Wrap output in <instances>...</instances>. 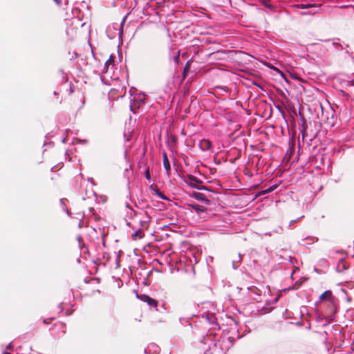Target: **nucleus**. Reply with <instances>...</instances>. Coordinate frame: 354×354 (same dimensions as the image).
Returning <instances> with one entry per match:
<instances>
[{
	"label": "nucleus",
	"instance_id": "obj_28",
	"mask_svg": "<svg viewBox=\"0 0 354 354\" xmlns=\"http://www.w3.org/2000/svg\"><path fill=\"white\" fill-rule=\"evenodd\" d=\"M271 69H273L274 71H276L278 73L280 74V76L286 82L288 83V80L286 77V76L283 73V72H281V71L279 70V68H277V67H274V68H270Z\"/></svg>",
	"mask_w": 354,
	"mask_h": 354
},
{
	"label": "nucleus",
	"instance_id": "obj_59",
	"mask_svg": "<svg viewBox=\"0 0 354 354\" xmlns=\"http://www.w3.org/2000/svg\"><path fill=\"white\" fill-rule=\"evenodd\" d=\"M143 223H144V221H140V224L141 227H143Z\"/></svg>",
	"mask_w": 354,
	"mask_h": 354
},
{
	"label": "nucleus",
	"instance_id": "obj_4",
	"mask_svg": "<svg viewBox=\"0 0 354 354\" xmlns=\"http://www.w3.org/2000/svg\"><path fill=\"white\" fill-rule=\"evenodd\" d=\"M304 74L307 75V77L310 80H315L324 74L321 68H301Z\"/></svg>",
	"mask_w": 354,
	"mask_h": 354
},
{
	"label": "nucleus",
	"instance_id": "obj_50",
	"mask_svg": "<svg viewBox=\"0 0 354 354\" xmlns=\"http://www.w3.org/2000/svg\"><path fill=\"white\" fill-rule=\"evenodd\" d=\"M53 1H54L55 2V3H56L57 5H58V6L61 5V3H62L61 0H53Z\"/></svg>",
	"mask_w": 354,
	"mask_h": 354
},
{
	"label": "nucleus",
	"instance_id": "obj_8",
	"mask_svg": "<svg viewBox=\"0 0 354 354\" xmlns=\"http://www.w3.org/2000/svg\"><path fill=\"white\" fill-rule=\"evenodd\" d=\"M191 196L194 197L197 201L205 202L207 205H209L210 203L209 200L207 199V196L201 192H193Z\"/></svg>",
	"mask_w": 354,
	"mask_h": 354
},
{
	"label": "nucleus",
	"instance_id": "obj_15",
	"mask_svg": "<svg viewBox=\"0 0 354 354\" xmlns=\"http://www.w3.org/2000/svg\"><path fill=\"white\" fill-rule=\"evenodd\" d=\"M319 6H316V4H295L292 6V8H299V9H307L310 8H318Z\"/></svg>",
	"mask_w": 354,
	"mask_h": 354
},
{
	"label": "nucleus",
	"instance_id": "obj_6",
	"mask_svg": "<svg viewBox=\"0 0 354 354\" xmlns=\"http://www.w3.org/2000/svg\"><path fill=\"white\" fill-rule=\"evenodd\" d=\"M317 160L319 161L320 165H326L327 168H329L332 165L330 156L328 154H322L317 156Z\"/></svg>",
	"mask_w": 354,
	"mask_h": 354
},
{
	"label": "nucleus",
	"instance_id": "obj_23",
	"mask_svg": "<svg viewBox=\"0 0 354 354\" xmlns=\"http://www.w3.org/2000/svg\"><path fill=\"white\" fill-rule=\"evenodd\" d=\"M136 215V212L133 209H131V211L130 212H128L127 214V215L125 216V217L124 218V219L125 221H128V219H131L133 218Z\"/></svg>",
	"mask_w": 354,
	"mask_h": 354
},
{
	"label": "nucleus",
	"instance_id": "obj_52",
	"mask_svg": "<svg viewBox=\"0 0 354 354\" xmlns=\"http://www.w3.org/2000/svg\"><path fill=\"white\" fill-rule=\"evenodd\" d=\"M88 180L89 182H91L93 185H95V183H94V180H93V178H91V177L88 178Z\"/></svg>",
	"mask_w": 354,
	"mask_h": 354
},
{
	"label": "nucleus",
	"instance_id": "obj_12",
	"mask_svg": "<svg viewBox=\"0 0 354 354\" xmlns=\"http://www.w3.org/2000/svg\"><path fill=\"white\" fill-rule=\"evenodd\" d=\"M277 187H278V185L277 184H274V185L270 186L269 187H268L267 189H262V190L259 191L257 194V196H263V195L267 194L268 193H270V192L274 191L277 188Z\"/></svg>",
	"mask_w": 354,
	"mask_h": 354
},
{
	"label": "nucleus",
	"instance_id": "obj_64",
	"mask_svg": "<svg viewBox=\"0 0 354 354\" xmlns=\"http://www.w3.org/2000/svg\"><path fill=\"white\" fill-rule=\"evenodd\" d=\"M3 354H11V353H8V352H4Z\"/></svg>",
	"mask_w": 354,
	"mask_h": 354
},
{
	"label": "nucleus",
	"instance_id": "obj_2",
	"mask_svg": "<svg viewBox=\"0 0 354 354\" xmlns=\"http://www.w3.org/2000/svg\"><path fill=\"white\" fill-rule=\"evenodd\" d=\"M192 68H174L172 72L174 84L180 85L183 82L189 75Z\"/></svg>",
	"mask_w": 354,
	"mask_h": 354
},
{
	"label": "nucleus",
	"instance_id": "obj_16",
	"mask_svg": "<svg viewBox=\"0 0 354 354\" xmlns=\"http://www.w3.org/2000/svg\"><path fill=\"white\" fill-rule=\"evenodd\" d=\"M189 207L194 209L196 213L199 214L200 212H204L206 210V208L203 206H201L198 204H189Z\"/></svg>",
	"mask_w": 354,
	"mask_h": 354
},
{
	"label": "nucleus",
	"instance_id": "obj_17",
	"mask_svg": "<svg viewBox=\"0 0 354 354\" xmlns=\"http://www.w3.org/2000/svg\"><path fill=\"white\" fill-rule=\"evenodd\" d=\"M240 71L244 73L245 75H247L248 76H257V75H256L257 72L254 70L253 68L247 67L243 70H240Z\"/></svg>",
	"mask_w": 354,
	"mask_h": 354
},
{
	"label": "nucleus",
	"instance_id": "obj_21",
	"mask_svg": "<svg viewBox=\"0 0 354 354\" xmlns=\"http://www.w3.org/2000/svg\"><path fill=\"white\" fill-rule=\"evenodd\" d=\"M59 204H60V206H61L62 210L64 212H65L67 214V215L70 216L71 215V212L68 210V209L66 207V205L64 203V198H61L59 200Z\"/></svg>",
	"mask_w": 354,
	"mask_h": 354
},
{
	"label": "nucleus",
	"instance_id": "obj_1",
	"mask_svg": "<svg viewBox=\"0 0 354 354\" xmlns=\"http://www.w3.org/2000/svg\"><path fill=\"white\" fill-rule=\"evenodd\" d=\"M320 301H326L328 302L327 308L326 310V318L333 319L335 317V315L337 313V305H336V299L333 295V292L330 290H327L324 291L319 297V301L315 302V306Z\"/></svg>",
	"mask_w": 354,
	"mask_h": 354
},
{
	"label": "nucleus",
	"instance_id": "obj_43",
	"mask_svg": "<svg viewBox=\"0 0 354 354\" xmlns=\"http://www.w3.org/2000/svg\"><path fill=\"white\" fill-rule=\"evenodd\" d=\"M302 217H303V216L299 217V218H297V219H294V220L290 221V223H289V226H290L292 224H293L295 222H297L299 219H300Z\"/></svg>",
	"mask_w": 354,
	"mask_h": 354
},
{
	"label": "nucleus",
	"instance_id": "obj_46",
	"mask_svg": "<svg viewBox=\"0 0 354 354\" xmlns=\"http://www.w3.org/2000/svg\"><path fill=\"white\" fill-rule=\"evenodd\" d=\"M134 106H136V104H134L133 102H132V100H131L130 109H131V110L132 111V112H133V113H135V111H134V110H133V107Z\"/></svg>",
	"mask_w": 354,
	"mask_h": 354
},
{
	"label": "nucleus",
	"instance_id": "obj_54",
	"mask_svg": "<svg viewBox=\"0 0 354 354\" xmlns=\"http://www.w3.org/2000/svg\"><path fill=\"white\" fill-rule=\"evenodd\" d=\"M80 142L82 143V144H86V143H87V140H80Z\"/></svg>",
	"mask_w": 354,
	"mask_h": 354
},
{
	"label": "nucleus",
	"instance_id": "obj_25",
	"mask_svg": "<svg viewBox=\"0 0 354 354\" xmlns=\"http://www.w3.org/2000/svg\"><path fill=\"white\" fill-rule=\"evenodd\" d=\"M134 292H136V297L139 299H140L141 301H144V300H147L149 297L148 295H145V294H142V295H139L138 292L136 291V290H134Z\"/></svg>",
	"mask_w": 354,
	"mask_h": 354
},
{
	"label": "nucleus",
	"instance_id": "obj_35",
	"mask_svg": "<svg viewBox=\"0 0 354 354\" xmlns=\"http://www.w3.org/2000/svg\"><path fill=\"white\" fill-rule=\"evenodd\" d=\"M239 262H237V259H234L232 262V268L234 270H236L238 268H239V266L236 265V263H238Z\"/></svg>",
	"mask_w": 354,
	"mask_h": 354
},
{
	"label": "nucleus",
	"instance_id": "obj_55",
	"mask_svg": "<svg viewBox=\"0 0 354 354\" xmlns=\"http://www.w3.org/2000/svg\"><path fill=\"white\" fill-rule=\"evenodd\" d=\"M11 348H12V344H11V343H10V344L6 346V349L10 350V349H11Z\"/></svg>",
	"mask_w": 354,
	"mask_h": 354
},
{
	"label": "nucleus",
	"instance_id": "obj_27",
	"mask_svg": "<svg viewBox=\"0 0 354 354\" xmlns=\"http://www.w3.org/2000/svg\"><path fill=\"white\" fill-rule=\"evenodd\" d=\"M197 71H192L190 69L189 75L187 77V82H191L194 77V76L196 75Z\"/></svg>",
	"mask_w": 354,
	"mask_h": 354
},
{
	"label": "nucleus",
	"instance_id": "obj_37",
	"mask_svg": "<svg viewBox=\"0 0 354 354\" xmlns=\"http://www.w3.org/2000/svg\"><path fill=\"white\" fill-rule=\"evenodd\" d=\"M120 254H118L117 256V258H116V268L120 267Z\"/></svg>",
	"mask_w": 354,
	"mask_h": 354
},
{
	"label": "nucleus",
	"instance_id": "obj_5",
	"mask_svg": "<svg viewBox=\"0 0 354 354\" xmlns=\"http://www.w3.org/2000/svg\"><path fill=\"white\" fill-rule=\"evenodd\" d=\"M184 182L192 188H194V186H199V185L203 183L201 180L192 174H188L187 176V179L184 180Z\"/></svg>",
	"mask_w": 354,
	"mask_h": 354
},
{
	"label": "nucleus",
	"instance_id": "obj_26",
	"mask_svg": "<svg viewBox=\"0 0 354 354\" xmlns=\"http://www.w3.org/2000/svg\"><path fill=\"white\" fill-rule=\"evenodd\" d=\"M270 0H262V3L268 9L273 10L274 7L270 3Z\"/></svg>",
	"mask_w": 354,
	"mask_h": 354
},
{
	"label": "nucleus",
	"instance_id": "obj_3",
	"mask_svg": "<svg viewBox=\"0 0 354 354\" xmlns=\"http://www.w3.org/2000/svg\"><path fill=\"white\" fill-rule=\"evenodd\" d=\"M105 71H102L103 75L100 76L102 82L104 84H109V79L113 81H117L120 79L118 74L115 71H120L122 68H103Z\"/></svg>",
	"mask_w": 354,
	"mask_h": 354
},
{
	"label": "nucleus",
	"instance_id": "obj_57",
	"mask_svg": "<svg viewBox=\"0 0 354 354\" xmlns=\"http://www.w3.org/2000/svg\"><path fill=\"white\" fill-rule=\"evenodd\" d=\"M77 93L78 95H82V91H81L80 90H79V89L77 91Z\"/></svg>",
	"mask_w": 354,
	"mask_h": 354
},
{
	"label": "nucleus",
	"instance_id": "obj_32",
	"mask_svg": "<svg viewBox=\"0 0 354 354\" xmlns=\"http://www.w3.org/2000/svg\"><path fill=\"white\" fill-rule=\"evenodd\" d=\"M246 80H250L252 84L254 85H256L257 86H258L259 88H260L261 89L263 90V87L261 86H260L257 82L256 80H252L250 79L249 77H245Z\"/></svg>",
	"mask_w": 354,
	"mask_h": 354
},
{
	"label": "nucleus",
	"instance_id": "obj_36",
	"mask_svg": "<svg viewBox=\"0 0 354 354\" xmlns=\"http://www.w3.org/2000/svg\"><path fill=\"white\" fill-rule=\"evenodd\" d=\"M313 270H314V271H315V272H317V274H322L325 273V272H324V271H323L322 270L319 269V268H316V267H314Z\"/></svg>",
	"mask_w": 354,
	"mask_h": 354
},
{
	"label": "nucleus",
	"instance_id": "obj_49",
	"mask_svg": "<svg viewBox=\"0 0 354 354\" xmlns=\"http://www.w3.org/2000/svg\"><path fill=\"white\" fill-rule=\"evenodd\" d=\"M242 260V255L239 253L237 257V262H240Z\"/></svg>",
	"mask_w": 354,
	"mask_h": 354
},
{
	"label": "nucleus",
	"instance_id": "obj_31",
	"mask_svg": "<svg viewBox=\"0 0 354 354\" xmlns=\"http://www.w3.org/2000/svg\"><path fill=\"white\" fill-rule=\"evenodd\" d=\"M60 72L62 73V78H63V80L65 81L66 82L68 81V76L67 75V73H66L63 69H61L60 70Z\"/></svg>",
	"mask_w": 354,
	"mask_h": 354
},
{
	"label": "nucleus",
	"instance_id": "obj_13",
	"mask_svg": "<svg viewBox=\"0 0 354 354\" xmlns=\"http://www.w3.org/2000/svg\"><path fill=\"white\" fill-rule=\"evenodd\" d=\"M316 6H319L318 8H313L314 10H310L306 12H301L302 15H313L317 13H322L323 11L321 9L322 4L316 5Z\"/></svg>",
	"mask_w": 354,
	"mask_h": 354
},
{
	"label": "nucleus",
	"instance_id": "obj_7",
	"mask_svg": "<svg viewBox=\"0 0 354 354\" xmlns=\"http://www.w3.org/2000/svg\"><path fill=\"white\" fill-rule=\"evenodd\" d=\"M160 347L155 343L149 344L145 349V354H159Z\"/></svg>",
	"mask_w": 354,
	"mask_h": 354
},
{
	"label": "nucleus",
	"instance_id": "obj_9",
	"mask_svg": "<svg viewBox=\"0 0 354 354\" xmlns=\"http://www.w3.org/2000/svg\"><path fill=\"white\" fill-rule=\"evenodd\" d=\"M199 148L203 151H207L212 148V142L207 139H203L199 142Z\"/></svg>",
	"mask_w": 354,
	"mask_h": 354
},
{
	"label": "nucleus",
	"instance_id": "obj_44",
	"mask_svg": "<svg viewBox=\"0 0 354 354\" xmlns=\"http://www.w3.org/2000/svg\"><path fill=\"white\" fill-rule=\"evenodd\" d=\"M339 290H340V292H341L343 295H346V296L347 297V299H348V295H347V293H346V291L345 290V289H344V288H341L339 289Z\"/></svg>",
	"mask_w": 354,
	"mask_h": 354
},
{
	"label": "nucleus",
	"instance_id": "obj_33",
	"mask_svg": "<svg viewBox=\"0 0 354 354\" xmlns=\"http://www.w3.org/2000/svg\"><path fill=\"white\" fill-rule=\"evenodd\" d=\"M168 139H169V142L172 143V144H176V142L177 141V138L174 136H169L168 138Z\"/></svg>",
	"mask_w": 354,
	"mask_h": 354
},
{
	"label": "nucleus",
	"instance_id": "obj_19",
	"mask_svg": "<svg viewBox=\"0 0 354 354\" xmlns=\"http://www.w3.org/2000/svg\"><path fill=\"white\" fill-rule=\"evenodd\" d=\"M144 302H146L151 307L156 308L158 306V301L149 296L147 300H144Z\"/></svg>",
	"mask_w": 354,
	"mask_h": 354
},
{
	"label": "nucleus",
	"instance_id": "obj_58",
	"mask_svg": "<svg viewBox=\"0 0 354 354\" xmlns=\"http://www.w3.org/2000/svg\"><path fill=\"white\" fill-rule=\"evenodd\" d=\"M126 207H127V208H129L130 210H131V209H132V208H131V207L130 206V205H129V203H127V204L126 205Z\"/></svg>",
	"mask_w": 354,
	"mask_h": 354
},
{
	"label": "nucleus",
	"instance_id": "obj_47",
	"mask_svg": "<svg viewBox=\"0 0 354 354\" xmlns=\"http://www.w3.org/2000/svg\"><path fill=\"white\" fill-rule=\"evenodd\" d=\"M134 106H136V104H134L133 102H132V100H131L130 109H131V110L132 111V112H133V113H135V111H134V110H133V107Z\"/></svg>",
	"mask_w": 354,
	"mask_h": 354
},
{
	"label": "nucleus",
	"instance_id": "obj_29",
	"mask_svg": "<svg viewBox=\"0 0 354 354\" xmlns=\"http://www.w3.org/2000/svg\"><path fill=\"white\" fill-rule=\"evenodd\" d=\"M288 72L289 73L290 75L292 78H294V79H295V80H299V81H303V80H301V78H300V77H299V75H298L297 74L293 73L291 71V70L288 71Z\"/></svg>",
	"mask_w": 354,
	"mask_h": 354
},
{
	"label": "nucleus",
	"instance_id": "obj_51",
	"mask_svg": "<svg viewBox=\"0 0 354 354\" xmlns=\"http://www.w3.org/2000/svg\"><path fill=\"white\" fill-rule=\"evenodd\" d=\"M126 225L129 227H131V223L128 221H126Z\"/></svg>",
	"mask_w": 354,
	"mask_h": 354
},
{
	"label": "nucleus",
	"instance_id": "obj_11",
	"mask_svg": "<svg viewBox=\"0 0 354 354\" xmlns=\"http://www.w3.org/2000/svg\"><path fill=\"white\" fill-rule=\"evenodd\" d=\"M162 161H163V167L165 169L167 175L169 174V171L171 169L170 162L168 159L167 155L165 152L162 153Z\"/></svg>",
	"mask_w": 354,
	"mask_h": 354
},
{
	"label": "nucleus",
	"instance_id": "obj_62",
	"mask_svg": "<svg viewBox=\"0 0 354 354\" xmlns=\"http://www.w3.org/2000/svg\"><path fill=\"white\" fill-rule=\"evenodd\" d=\"M185 67L189 66V62H187L186 63V64H185Z\"/></svg>",
	"mask_w": 354,
	"mask_h": 354
},
{
	"label": "nucleus",
	"instance_id": "obj_14",
	"mask_svg": "<svg viewBox=\"0 0 354 354\" xmlns=\"http://www.w3.org/2000/svg\"><path fill=\"white\" fill-rule=\"evenodd\" d=\"M134 104L136 102L138 103V108H139L140 104H142L145 102V97L144 94L139 93L137 96L134 97L133 100H131Z\"/></svg>",
	"mask_w": 354,
	"mask_h": 354
},
{
	"label": "nucleus",
	"instance_id": "obj_56",
	"mask_svg": "<svg viewBox=\"0 0 354 354\" xmlns=\"http://www.w3.org/2000/svg\"><path fill=\"white\" fill-rule=\"evenodd\" d=\"M350 86H351V88H353V91H354V81H353V82H352V83L351 84Z\"/></svg>",
	"mask_w": 354,
	"mask_h": 354
},
{
	"label": "nucleus",
	"instance_id": "obj_18",
	"mask_svg": "<svg viewBox=\"0 0 354 354\" xmlns=\"http://www.w3.org/2000/svg\"><path fill=\"white\" fill-rule=\"evenodd\" d=\"M131 237L133 240H136L138 239H140L143 237V234L140 228H138L132 234Z\"/></svg>",
	"mask_w": 354,
	"mask_h": 354
},
{
	"label": "nucleus",
	"instance_id": "obj_10",
	"mask_svg": "<svg viewBox=\"0 0 354 354\" xmlns=\"http://www.w3.org/2000/svg\"><path fill=\"white\" fill-rule=\"evenodd\" d=\"M149 189L153 192V194L156 195L160 198H161L164 201H170L167 196H166L162 192H160L159 191V189L156 187L153 186V185H151L149 186Z\"/></svg>",
	"mask_w": 354,
	"mask_h": 354
},
{
	"label": "nucleus",
	"instance_id": "obj_22",
	"mask_svg": "<svg viewBox=\"0 0 354 354\" xmlns=\"http://www.w3.org/2000/svg\"><path fill=\"white\" fill-rule=\"evenodd\" d=\"M227 74L228 75V77L231 80H238L239 77V75L236 74L235 72H231L230 71H227V70H224Z\"/></svg>",
	"mask_w": 354,
	"mask_h": 354
},
{
	"label": "nucleus",
	"instance_id": "obj_34",
	"mask_svg": "<svg viewBox=\"0 0 354 354\" xmlns=\"http://www.w3.org/2000/svg\"><path fill=\"white\" fill-rule=\"evenodd\" d=\"M127 17V15H126V16H124V17H123V19H122V20L121 23H120V32H122V31H123V26H124V24H125V21H126Z\"/></svg>",
	"mask_w": 354,
	"mask_h": 354
},
{
	"label": "nucleus",
	"instance_id": "obj_40",
	"mask_svg": "<svg viewBox=\"0 0 354 354\" xmlns=\"http://www.w3.org/2000/svg\"><path fill=\"white\" fill-rule=\"evenodd\" d=\"M174 63L175 64H178V59H179V52H178V55L175 56L174 58Z\"/></svg>",
	"mask_w": 354,
	"mask_h": 354
},
{
	"label": "nucleus",
	"instance_id": "obj_20",
	"mask_svg": "<svg viewBox=\"0 0 354 354\" xmlns=\"http://www.w3.org/2000/svg\"><path fill=\"white\" fill-rule=\"evenodd\" d=\"M115 57L113 55H110L109 58L105 62L104 66H110L111 65H115Z\"/></svg>",
	"mask_w": 354,
	"mask_h": 354
},
{
	"label": "nucleus",
	"instance_id": "obj_41",
	"mask_svg": "<svg viewBox=\"0 0 354 354\" xmlns=\"http://www.w3.org/2000/svg\"><path fill=\"white\" fill-rule=\"evenodd\" d=\"M318 264H319V266H325V265H326V259H320V260L319 261V262H318Z\"/></svg>",
	"mask_w": 354,
	"mask_h": 354
},
{
	"label": "nucleus",
	"instance_id": "obj_60",
	"mask_svg": "<svg viewBox=\"0 0 354 354\" xmlns=\"http://www.w3.org/2000/svg\"><path fill=\"white\" fill-rule=\"evenodd\" d=\"M51 145V142L47 143V142H45L44 144V145Z\"/></svg>",
	"mask_w": 354,
	"mask_h": 354
},
{
	"label": "nucleus",
	"instance_id": "obj_61",
	"mask_svg": "<svg viewBox=\"0 0 354 354\" xmlns=\"http://www.w3.org/2000/svg\"><path fill=\"white\" fill-rule=\"evenodd\" d=\"M62 142H64V143H65V142H66V138H64L62 139Z\"/></svg>",
	"mask_w": 354,
	"mask_h": 354
},
{
	"label": "nucleus",
	"instance_id": "obj_48",
	"mask_svg": "<svg viewBox=\"0 0 354 354\" xmlns=\"http://www.w3.org/2000/svg\"><path fill=\"white\" fill-rule=\"evenodd\" d=\"M333 46H342L340 45V44H339V43H338V42H337V41H333ZM341 48H343L342 47H341Z\"/></svg>",
	"mask_w": 354,
	"mask_h": 354
},
{
	"label": "nucleus",
	"instance_id": "obj_30",
	"mask_svg": "<svg viewBox=\"0 0 354 354\" xmlns=\"http://www.w3.org/2000/svg\"><path fill=\"white\" fill-rule=\"evenodd\" d=\"M145 178L148 180V181H151V174H150V171H149V169H146L145 171Z\"/></svg>",
	"mask_w": 354,
	"mask_h": 354
},
{
	"label": "nucleus",
	"instance_id": "obj_24",
	"mask_svg": "<svg viewBox=\"0 0 354 354\" xmlns=\"http://www.w3.org/2000/svg\"><path fill=\"white\" fill-rule=\"evenodd\" d=\"M194 188L198 190H205V191H207L211 193L214 192L211 188L206 187V186H203L201 184L199 185V186H194Z\"/></svg>",
	"mask_w": 354,
	"mask_h": 354
},
{
	"label": "nucleus",
	"instance_id": "obj_42",
	"mask_svg": "<svg viewBox=\"0 0 354 354\" xmlns=\"http://www.w3.org/2000/svg\"><path fill=\"white\" fill-rule=\"evenodd\" d=\"M53 318H49V319H44L43 320V322L46 324H48L50 323L51 320L53 319Z\"/></svg>",
	"mask_w": 354,
	"mask_h": 354
},
{
	"label": "nucleus",
	"instance_id": "obj_45",
	"mask_svg": "<svg viewBox=\"0 0 354 354\" xmlns=\"http://www.w3.org/2000/svg\"><path fill=\"white\" fill-rule=\"evenodd\" d=\"M297 283V282L295 283V285L292 286H290L289 288H287V290H296L297 288L296 287V284Z\"/></svg>",
	"mask_w": 354,
	"mask_h": 354
},
{
	"label": "nucleus",
	"instance_id": "obj_63",
	"mask_svg": "<svg viewBox=\"0 0 354 354\" xmlns=\"http://www.w3.org/2000/svg\"><path fill=\"white\" fill-rule=\"evenodd\" d=\"M53 95H57V91H54V92H53Z\"/></svg>",
	"mask_w": 354,
	"mask_h": 354
},
{
	"label": "nucleus",
	"instance_id": "obj_53",
	"mask_svg": "<svg viewBox=\"0 0 354 354\" xmlns=\"http://www.w3.org/2000/svg\"><path fill=\"white\" fill-rule=\"evenodd\" d=\"M295 257H289V261L291 263H293V261L292 260L295 259Z\"/></svg>",
	"mask_w": 354,
	"mask_h": 354
},
{
	"label": "nucleus",
	"instance_id": "obj_39",
	"mask_svg": "<svg viewBox=\"0 0 354 354\" xmlns=\"http://www.w3.org/2000/svg\"><path fill=\"white\" fill-rule=\"evenodd\" d=\"M216 88L222 90V91H223L225 92L228 91V88L226 86H217Z\"/></svg>",
	"mask_w": 354,
	"mask_h": 354
},
{
	"label": "nucleus",
	"instance_id": "obj_38",
	"mask_svg": "<svg viewBox=\"0 0 354 354\" xmlns=\"http://www.w3.org/2000/svg\"><path fill=\"white\" fill-rule=\"evenodd\" d=\"M353 5L352 4H346V5H342V6H339V8H352Z\"/></svg>",
	"mask_w": 354,
	"mask_h": 354
}]
</instances>
